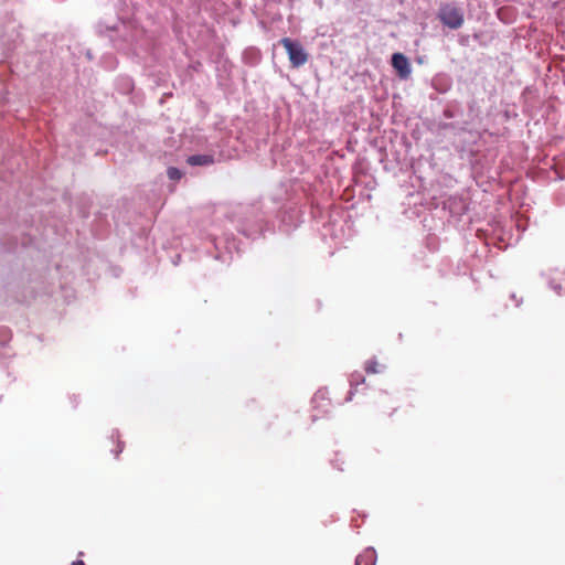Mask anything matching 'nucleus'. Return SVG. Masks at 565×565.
<instances>
[{
    "instance_id": "f257e3e1",
    "label": "nucleus",
    "mask_w": 565,
    "mask_h": 565,
    "mask_svg": "<svg viewBox=\"0 0 565 565\" xmlns=\"http://www.w3.org/2000/svg\"><path fill=\"white\" fill-rule=\"evenodd\" d=\"M280 44L287 51L290 64L294 68H298L308 62V53L298 41L284 38L280 40Z\"/></svg>"
},
{
    "instance_id": "f03ea898",
    "label": "nucleus",
    "mask_w": 565,
    "mask_h": 565,
    "mask_svg": "<svg viewBox=\"0 0 565 565\" xmlns=\"http://www.w3.org/2000/svg\"><path fill=\"white\" fill-rule=\"evenodd\" d=\"M438 18L450 29H459L463 24L462 11L451 4L443 7L439 11Z\"/></svg>"
},
{
    "instance_id": "7ed1b4c3",
    "label": "nucleus",
    "mask_w": 565,
    "mask_h": 565,
    "mask_svg": "<svg viewBox=\"0 0 565 565\" xmlns=\"http://www.w3.org/2000/svg\"><path fill=\"white\" fill-rule=\"evenodd\" d=\"M392 66L396 70L401 78H407L411 75L408 58L402 53H394L392 55Z\"/></svg>"
},
{
    "instance_id": "20e7f679",
    "label": "nucleus",
    "mask_w": 565,
    "mask_h": 565,
    "mask_svg": "<svg viewBox=\"0 0 565 565\" xmlns=\"http://www.w3.org/2000/svg\"><path fill=\"white\" fill-rule=\"evenodd\" d=\"M376 552L373 548H366L358 555L355 565H375Z\"/></svg>"
},
{
    "instance_id": "39448f33",
    "label": "nucleus",
    "mask_w": 565,
    "mask_h": 565,
    "mask_svg": "<svg viewBox=\"0 0 565 565\" xmlns=\"http://www.w3.org/2000/svg\"><path fill=\"white\" fill-rule=\"evenodd\" d=\"M190 166H210L214 163V157L212 154H194L186 159Z\"/></svg>"
},
{
    "instance_id": "423d86ee",
    "label": "nucleus",
    "mask_w": 565,
    "mask_h": 565,
    "mask_svg": "<svg viewBox=\"0 0 565 565\" xmlns=\"http://www.w3.org/2000/svg\"><path fill=\"white\" fill-rule=\"evenodd\" d=\"M390 402H392V397L388 394L384 393L380 396L379 403L383 408V412L392 416L396 412L397 407H387Z\"/></svg>"
},
{
    "instance_id": "0eeeda50",
    "label": "nucleus",
    "mask_w": 565,
    "mask_h": 565,
    "mask_svg": "<svg viewBox=\"0 0 565 565\" xmlns=\"http://www.w3.org/2000/svg\"><path fill=\"white\" fill-rule=\"evenodd\" d=\"M383 369V365H381L376 360L374 359H371V360H367L364 364V370L366 373L369 374H376L379 372H381V370Z\"/></svg>"
},
{
    "instance_id": "6e6552de",
    "label": "nucleus",
    "mask_w": 565,
    "mask_h": 565,
    "mask_svg": "<svg viewBox=\"0 0 565 565\" xmlns=\"http://www.w3.org/2000/svg\"><path fill=\"white\" fill-rule=\"evenodd\" d=\"M168 173V177L171 179V180H180L181 177H182V172L174 168V167H170L167 171Z\"/></svg>"
},
{
    "instance_id": "1a4fd4ad",
    "label": "nucleus",
    "mask_w": 565,
    "mask_h": 565,
    "mask_svg": "<svg viewBox=\"0 0 565 565\" xmlns=\"http://www.w3.org/2000/svg\"><path fill=\"white\" fill-rule=\"evenodd\" d=\"M71 565H85L83 561H75Z\"/></svg>"
}]
</instances>
